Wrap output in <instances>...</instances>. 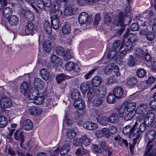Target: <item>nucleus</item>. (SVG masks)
<instances>
[{"label":"nucleus","instance_id":"f257e3e1","mask_svg":"<svg viewBox=\"0 0 156 156\" xmlns=\"http://www.w3.org/2000/svg\"><path fill=\"white\" fill-rule=\"evenodd\" d=\"M41 90L35 88L34 90H31L28 93L29 99L33 100V102L36 105H41L44 102L45 97L41 93Z\"/></svg>","mask_w":156,"mask_h":156},{"label":"nucleus","instance_id":"f03ea898","mask_svg":"<svg viewBox=\"0 0 156 156\" xmlns=\"http://www.w3.org/2000/svg\"><path fill=\"white\" fill-rule=\"evenodd\" d=\"M136 18L138 21L137 22L140 24L141 26L145 27L148 25L150 29L151 27L152 26V31L153 32L156 34V23L154 22L153 20H149L148 21L147 19L140 17V16L138 15L136 16Z\"/></svg>","mask_w":156,"mask_h":156},{"label":"nucleus","instance_id":"7ed1b4c3","mask_svg":"<svg viewBox=\"0 0 156 156\" xmlns=\"http://www.w3.org/2000/svg\"><path fill=\"white\" fill-rule=\"evenodd\" d=\"M12 105L11 99L7 97H3L0 100V107L2 108H7L11 107Z\"/></svg>","mask_w":156,"mask_h":156},{"label":"nucleus","instance_id":"20e7f679","mask_svg":"<svg viewBox=\"0 0 156 156\" xmlns=\"http://www.w3.org/2000/svg\"><path fill=\"white\" fill-rule=\"evenodd\" d=\"M113 93L118 99H120L125 97L126 92L121 87H115L113 90Z\"/></svg>","mask_w":156,"mask_h":156},{"label":"nucleus","instance_id":"39448f33","mask_svg":"<svg viewBox=\"0 0 156 156\" xmlns=\"http://www.w3.org/2000/svg\"><path fill=\"white\" fill-rule=\"evenodd\" d=\"M154 114L151 112H148L146 114L144 121L147 126H151L153 122L155 119Z\"/></svg>","mask_w":156,"mask_h":156},{"label":"nucleus","instance_id":"423d86ee","mask_svg":"<svg viewBox=\"0 0 156 156\" xmlns=\"http://www.w3.org/2000/svg\"><path fill=\"white\" fill-rule=\"evenodd\" d=\"M23 132L21 129L16 130L14 133V139L17 140H20V144L21 146L22 145L24 141Z\"/></svg>","mask_w":156,"mask_h":156},{"label":"nucleus","instance_id":"0eeeda50","mask_svg":"<svg viewBox=\"0 0 156 156\" xmlns=\"http://www.w3.org/2000/svg\"><path fill=\"white\" fill-rule=\"evenodd\" d=\"M116 20H117V21H116V22L114 23V24L115 25L118 26L120 25L122 27L121 28L119 29L118 31V33L119 34V35H121L125 29V27L126 25L124 24V22L123 19H120L119 18H117Z\"/></svg>","mask_w":156,"mask_h":156},{"label":"nucleus","instance_id":"6e6552de","mask_svg":"<svg viewBox=\"0 0 156 156\" xmlns=\"http://www.w3.org/2000/svg\"><path fill=\"white\" fill-rule=\"evenodd\" d=\"M83 127L88 130H94L98 127V125L96 123L90 121H86L83 124Z\"/></svg>","mask_w":156,"mask_h":156},{"label":"nucleus","instance_id":"1a4fd4ad","mask_svg":"<svg viewBox=\"0 0 156 156\" xmlns=\"http://www.w3.org/2000/svg\"><path fill=\"white\" fill-rule=\"evenodd\" d=\"M138 122H139V121H137L132 127L129 125H127L124 127L122 130L123 134L126 135L131 134L133 129H134V127H136L137 125Z\"/></svg>","mask_w":156,"mask_h":156},{"label":"nucleus","instance_id":"9d476101","mask_svg":"<svg viewBox=\"0 0 156 156\" xmlns=\"http://www.w3.org/2000/svg\"><path fill=\"white\" fill-rule=\"evenodd\" d=\"M33 127L32 122L29 119L25 120L22 124V127L26 130H31Z\"/></svg>","mask_w":156,"mask_h":156},{"label":"nucleus","instance_id":"9b49d317","mask_svg":"<svg viewBox=\"0 0 156 156\" xmlns=\"http://www.w3.org/2000/svg\"><path fill=\"white\" fill-rule=\"evenodd\" d=\"M51 23L52 27L55 29H57L59 26V18H57L55 15L52 16L51 17Z\"/></svg>","mask_w":156,"mask_h":156},{"label":"nucleus","instance_id":"f8f14e48","mask_svg":"<svg viewBox=\"0 0 156 156\" xmlns=\"http://www.w3.org/2000/svg\"><path fill=\"white\" fill-rule=\"evenodd\" d=\"M29 112L30 114L32 115H37L41 113L42 110L38 107L33 106L29 108Z\"/></svg>","mask_w":156,"mask_h":156},{"label":"nucleus","instance_id":"ddd939ff","mask_svg":"<svg viewBox=\"0 0 156 156\" xmlns=\"http://www.w3.org/2000/svg\"><path fill=\"white\" fill-rule=\"evenodd\" d=\"M88 18V15L86 12H82L79 15L78 18L79 23L83 24L85 23L87 21Z\"/></svg>","mask_w":156,"mask_h":156},{"label":"nucleus","instance_id":"4468645a","mask_svg":"<svg viewBox=\"0 0 156 156\" xmlns=\"http://www.w3.org/2000/svg\"><path fill=\"white\" fill-rule=\"evenodd\" d=\"M73 122V120L72 119L70 115L67 111H65L63 123L66 124L68 126H70L72 125Z\"/></svg>","mask_w":156,"mask_h":156},{"label":"nucleus","instance_id":"2eb2a0df","mask_svg":"<svg viewBox=\"0 0 156 156\" xmlns=\"http://www.w3.org/2000/svg\"><path fill=\"white\" fill-rule=\"evenodd\" d=\"M51 60L52 62L57 66H61L62 64V61L61 58L53 54L51 56Z\"/></svg>","mask_w":156,"mask_h":156},{"label":"nucleus","instance_id":"dca6fc26","mask_svg":"<svg viewBox=\"0 0 156 156\" xmlns=\"http://www.w3.org/2000/svg\"><path fill=\"white\" fill-rule=\"evenodd\" d=\"M12 10L11 8L5 7L3 8V14L4 16L6 19H9L12 16Z\"/></svg>","mask_w":156,"mask_h":156},{"label":"nucleus","instance_id":"f3484780","mask_svg":"<svg viewBox=\"0 0 156 156\" xmlns=\"http://www.w3.org/2000/svg\"><path fill=\"white\" fill-rule=\"evenodd\" d=\"M74 106L76 109L81 110L83 109L85 107L84 101L81 100H76L74 103Z\"/></svg>","mask_w":156,"mask_h":156},{"label":"nucleus","instance_id":"a211bd4d","mask_svg":"<svg viewBox=\"0 0 156 156\" xmlns=\"http://www.w3.org/2000/svg\"><path fill=\"white\" fill-rule=\"evenodd\" d=\"M22 14L25 19L28 22L33 21L34 19V15L33 13L28 11H23Z\"/></svg>","mask_w":156,"mask_h":156},{"label":"nucleus","instance_id":"6ab92c4d","mask_svg":"<svg viewBox=\"0 0 156 156\" xmlns=\"http://www.w3.org/2000/svg\"><path fill=\"white\" fill-rule=\"evenodd\" d=\"M34 84L35 86L40 89L43 88L45 85V82L41 79L38 78L34 79Z\"/></svg>","mask_w":156,"mask_h":156},{"label":"nucleus","instance_id":"aec40b11","mask_svg":"<svg viewBox=\"0 0 156 156\" xmlns=\"http://www.w3.org/2000/svg\"><path fill=\"white\" fill-rule=\"evenodd\" d=\"M101 79L100 77L96 76L94 77L91 80V85L95 87L99 86L101 84Z\"/></svg>","mask_w":156,"mask_h":156},{"label":"nucleus","instance_id":"412c9836","mask_svg":"<svg viewBox=\"0 0 156 156\" xmlns=\"http://www.w3.org/2000/svg\"><path fill=\"white\" fill-rule=\"evenodd\" d=\"M28 88L29 86L27 82L25 81L23 82L20 86V91L24 95H26Z\"/></svg>","mask_w":156,"mask_h":156},{"label":"nucleus","instance_id":"4be33fe9","mask_svg":"<svg viewBox=\"0 0 156 156\" xmlns=\"http://www.w3.org/2000/svg\"><path fill=\"white\" fill-rule=\"evenodd\" d=\"M9 24L11 26L17 25L19 22V20L18 17L15 15H12L8 19Z\"/></svg>","mask_w":156,"mask_h":156},{"label":"nucleus","instance_id":"5701e85b","mask_svg":"<svg viewBox=\"0 0 156 156\" xmlns=\"http://www.w3.org/2000/svg\"><path fill=\"white\" fill-rule=\"evenodd\" d=\"M118 114L115 113H113L108 118V122L111 123H115L119 121V117Z\"/></svg>","mask_w":156,"mask_h":156},{"label":"nucleus","instance_id":"b1692460","mask_svg":"<svg viewBox=\"0 0 156 156\" xmlns=\"http://www.w3.org/2000/svg\"><path fill=\"white\" fill-rule=\"evenodd\" d=\"M147 109V106L146 105L141 104L137 107L136 111L138 114H142L146 112Z\"/></svg>","mask_w":156,"mask_h":156},{"label":"nucleus","instance_id":"393cba45","mask_svg":"<svg viewBox=\"0 0 156 156\" xmlns=\"http://www.w3.org/2000/svg\"><path fill=\"white\" fill-rule=\"evenodd\" d=\"M69 142L64 143L60 151V154L62 155H65L69 152Z\"/></svg>","mask_w":156,"mask_h":156},{"label":"nucleus","instance_id":"a878e982","mask_svg":"<svg viewBox=\"0 0 156 156\" xmlns=\"http://www.w3.org/2000/svg\"><path fill=\"white\" fill-rule=\"evenodd\" d=\"M133 133V136L135 137L133 140H136L137 143H138L141 139V133L138 129L136 130V127L134 128V129L133 130L132 133Z\"/></svg>","mask_w":156,"mask_h":156},{"label":"nucleus","instance_id":"bb28decb","mask_svg":"<svg viewBox=\"0 0 156 156\" xmlns=\"http://www.w3.org/2000/svg\"><path fill=\"white\" fill-rule=\"evenodd\" d=\"M40 73L42 78L44 80H48L49 76V73L46 68H43L40 70Z\"/></svg>","mask_w":156,"mask_h":156},{"label":"nucleus","instance_id":"cd10ccee","mask_svg":"<svg viewBox=\"0 0 156 156\" xmlns=\"http://www.w3.org/2000/svg\"><path fill=\"white\" fill-rule=\"evenodd\" d=\"M45 32L48 34H50L52 32V27L49 22L48 21L44 22L43 24Z\"/></svg>","mask_w":156,"mask_h":156},{"label":"nucleus","instance_id":"c85d7f7f","mask_svg":"<svg viewBox=\"0 0 156 156\" xmlns=\"http://www.w3.org/2000/svg\"><path fill=\"white\" fill-rule=\"evenodd\" d=\"M127 105L126 107V110L127 112H135L134 109L135 108L136 104L134 102H127Z\"/></svg>","mask_w":156,"mask_h":156},{"label":"nucleus","instance_id":"c756f323","mask_svg":"<svg viewBox=\"0 0 156 156\" xmlns=\"http://www.w3.org/2000/svg\"><path fill=\"white\" fill-rule=\"evenodd\" d=\"M132 43L129 41H126L124 44H121V45L119 49L121 50L124 48V49H127L128 51H130L132 49Z\"/></svg>","mask_w":156,"mask_h":156},{"label":"nucleus","instance_id":"7c9ffc66","mask_svg":"<svg viewBox=\"0 0 156 156\" xmlns=\"http://www.w3.org/2000/svg\"><path fill=\"white\" fill-rule=\"evenodd\" d=\"M44 49L46 52H49L51 50V43L49 40L45 41L43 44Z\"/></svg>","mask_w":156,"mask_h":156},{"label":"nucleus","instance_id":"2f4dec72","mask_svg":"<svg viewBox=\"0 0 156 156\" xmlns=\"http://www.w3.org/2000/svg\"><path fill=\"white\" fill-rule=\"evenodd\" d=\"M71 30L70 24L67 23L64 25L62 29V32L64 34H69Z\"/></svg>","mask_w":156,"mask_h":156},{"label":"nucleus","instance_id":"473e14b6","mask_svg":"<svg viewBox=\"0 0 156 156\" xmlns=\"http://www.w3.org/2000/svg\"><path fill=\"white\" fill-rule=\"evenodd\" d=\"M96 96V94L95 89L93 88L90 89L87 94V97L88 99L91 100Z\"/></svg>","mask_w":156,"mask_h":156},{"label":"nucleus","instance_id":"72a5a7b5","mask_svg":"<svg viewBox=\"0 0 156 156\" xmlns=\"http://www.w3.org/2000/svg\"><path fill=\"white\" fill-rule=\"evenodd\" d=\"M72 99L74 101L79 100L80 98V93L77 90H75L71 94Z\"/></svg>","mask_w":156,"mask_h":156},{"label":"nucleus","instance_id":"f704fd0d","mask_svg":"<svg viewBox=\"0 0 156 156\" xmlns=\"http://www.w3.org/2000/svg\"><path fill=\"white\" fill-rule=\"evenodd\" d=\"M8 123L7 118L4 116H0V127L2 128L5 127Z\"/></svg>","mask_w":156,"mask_h":156},{"label":"nucleus","instance_id":"c9c22d12","mask_svg":"<svg viewBox=\"0 0 156 156\" xmlns=\"http://www.w3.org/2000/svg\"><path fill=\"white\" fill-rule=\"evenodd\" d=\"M107 93L106 88L104 86H102L99 87L98 90V94L101 98L104 97Z\"/></svg>","mask_w":156,"mask_h":156},{"label":"nucleus","instance_id":"e433bc0d","mask_svg":"<svg viewBox=\"0 0 156 156\" xmlns=\"http://www.w3.org/2000/svg\"><path fill=\"white\" fill-rule=\"evenodd\" d=\"M76 135L75 131L73 129L67 130L66 131V136L67 137L70 139L74 138Z\"/></svg>","mask_w":156,"mask_h":156},{"label":"nucleus","instance_id":"4c0bfd02","mask_svg":"<svg viewBox=\"0 0 156 156\" xmlns=\"http://www.w3.org/2000/svg\"><path fill=\"white\" fill-rule=\"evenodd\" d=\"M114 67V64L112 62L109 63L106 66L105 72L107 74L110 73L113 70Z\"/></svg>","mask_w":156,"mask_h":156},{"label":"nucleus","instance_id":"58836bf2","mask_svg":"<svg viewBox=\"0 0 156 156\" xmlns=\"http://www.w3.org/2000/svg\"><path fill=\"white\" fill-rule=\"evenodd\" d=\"M55 53L60 56H63L65 53L64 48L61 47H57L55 50Z\"/></svg>","mask_w":156,"mask_h":156},{"label":"nucleus","instance_id":"ea45409f","mask_svg":"<svg viewBox=\"0 0 156 156\" xmlns=\"http://www.w3.org/2000/svg\"><path fill=\"white\" fill-rule=\"evenodd\" d=\"M137 82V80L135 77H132L128 79L127 81V84L129 86L135 85Z\"/></svg>","mask_w":156,"mask_h":156},{"label":"nucleus","instance_id":"a19ab883","mask_svg":"<svg viewBox=\"0 0 156 156\" xmlns=\"http://www.w3.org/2000/svg\"><path fill=\"white\" fill-rule=\"evenodd\" d=\"M81 91L84 93L86 92L89 88V86L87 82H83L80 86Z\"/></svg>","mask_w":156,"mask_h":156},{"label":"nucleus","instance_id":"79ce46f5","mask_svg":"<svg viewBox=\"0 0 156 156\" xmlns=\"http://www.w3.org/2000/svg\"><path fill=\"white\" fill-rule=\"evenodd\" d=\"M116 98V97L114 94H110L107 98L106 101L109 103H113L115 101Z\"/></svg>","mask_w":156,"mask_h":156},{"label":"nucleus","instance_id":"37998d69","mask_svg":"<svg viewBox=\"0 0 156 156\" xmlns=\"http://www.w3.org/2000/svg\"><path fill=\"white\" fill-rule=\"evenodd\" d=\"M107 58L108 59H111L112 58L116 59L117 58V53L116 51L112 50L109 51L107 55Z\"/></svg>","mask_w":156,"mask_h":156},{"label":"nucleus","instance_id":"c03bdc74","mask_svg":"<svg viewBox=\"0 0 156 156\" xmlns=\"http://www.w3.org/2000/svg\"><path fill=\"white\" fill-rule=\"evenodd\" d=\"M156 133L154 130H152L149 131L147 134L148 138L149 141H152L155 137Z\"/></svg>","mask_w":156,"mask_h":156},{"label":"nucleus","instance_id":"a18cd8bd","mask_svg":"<svg viewBox=\"0 0 156 156\" xmlns=\"http://www.w3.org/2000/svg\"><path fill=\"white\" fill-rule=\"evenodd\" d=\"M137 76L140 78L143 77L146 74L145 70L142 69H137L136 73Z\"/></svg>","mask_w":156,"mask_h":156},{"label":"nucleus","instance_id":"49530a36","mask_svg":"<svg viewBox=\"0 0 156 156\" xmlns=\"http://www.w3.org/2000/svg\"><path fill=\"white\" fill-rule=\"evenodd\" d=\"M135 56L138 58L143 57L144 55V51L140 48H137L134 52Z\"/></svg>","mask_w":156,"mask_h":156},{"label":"nucleus","instance_id":"de8ad7c7","mask_svg":"<svg viewBox=\"0 0 156 156\" xmlns=\"http://www.w3.org/2000/svg\"><path fill=\"white\" fill-rule=\"evenodd\" d=\"M156 35L154 34L152 32L149 31L146 35L147 39L150 41L154 40Z\"/></svg>","mask_w":156,"mask_h":156},{"label":"nucleus","instance_id":"09e8293b","mask_svg":"<svg viewBox=\"0 0 156 156\" xmlns=\"http://www.w3.org/2000/svg\"><path fill=\"white\" fill-rule=\"evenodd\" d=\"M145 28H144L142 29L140 32L139 33L140 35L141 36H144L145 35H146L147 33L148 32L150 28H149V26L148 25H147Z\"/></svg>","mask_w":156,"mask_h":156},{"label":"nucleus","instance_id":"8fccbe9b","mask_svg":"<svg viewBox=\"0 0 156 156\" xmlns=\"http://www.w3.org/2000/svg\"><path fill=\"white\" fill-rule=\"evenodd\" d=\"M67 78L66 75L63 74H60L56 76L55 78L58 83L61 82L63 80H65Z\"/></svg>","mask_w":156,"mask_h":156},{"label":"nucleus","instance_id":"3c124183","mask_svg":"<svg viewBox=\"0 0 156 156\" xmlns=\"http://www.w3.org/2000/svg\"><path fill=\"white\" fill-rule=\"evenodd\" d=\"M74 64L72 62H67L65 65L66 69L68 71H71L74 69Z\"/></svg>","mask_w":156,"mask_h":156},{"label":"nucleus","instance_id":"603ef678","mask_svg":"<svg viewBox=\"0 0 156 156\" xmlns=\"http://www.w3.org/2000/svg\"><path fill=\"white\" fill-rule=\"evenodd\" d=\"M128 40L131 43H133L136 41V36L133 33H130L129 34Z\"/></svg>","mask_w":156,"mask_h":156},{"label":"nucleus","instance_id":"864d4df0","mask_svg":"<svg viewBox=\"0 0 156 156\" xmlns=\"http://www.w3.org/2000/svg\"><path fill=\"white\" fill-rule=\"evenodd\" d=\"M125 108V106H121L120 107L117 108V111L118 112V115L119 117H123Z\"/></svg>","mask_w":156,"mask_h":156},{"label":"nucleus","instance_id":"5fc2aeb1","mask_svg":"<svg viewBox=\"0 0 156 156\" xmlns=\"http://www.w3.org/2000/svg\"><path fill=\"white\" fill-rule=\"evenodd\" d=\"M44 103L46 106L50 107L52 105L54 106L56 105L57 103H55V101L50 99V98H46L45 101H44Z\"/></svg>","mask_w":156,"mask_h":156},{"label":"nucleus","instance_id":"6e6d98bb","mask_svg":"<svg viewBox=\"0 0 156 156\" xmlns=\"http://www.w3.org/2000/svg\"><path fill=\"white\" fill-rule=\"evenodd\" d=\"M128 112L125 114L124 119L126 121L130 120L133 117L134 113L133 112Z\"/></svg>","mask_w":156,"mask_h":156},{"label":"nucleus","instance_id":"4d7b16f0","mask_svg":"<svg viewBox=\"0 0 156 156\" xmlns=\"http://www.w3.org/2000/svg\"><path fill=\"white\" fill-rule=\"evenodd\" d=\"M82 142L85 146H88L90 144V139L86 135H84L82 136Z\"/></svg>","mask_w":156,"mask_h":156},{"label":"nucleus","instance_id":"13d9d810","mask_svg":"<svg viewBox=\"0 0 156 156\" xmlns=\"http://www.w3.org/2000/svg\"><path fill=\"white\" fill-rule=\"evenodd\" d=\"M36 3L37 7L40 9L45 10L46 8L44 6L43 1L41 0H36Z\"/></svg>","mask_w":156,"mask_h":156},{"label":"nucleus","instance_id":"bf43d9fd","mask_svg":"<svg viewBox=\"0 0 156 156\" xmlns=\"http://www.w3.org/2000/svg\"><path fill=\"white\" fill-rule=\"evenodd\" d=\"M70 51L71 50L69 49H68L66 50V52H65L63 56H64V59L66 61L69 60L72 57Z\"/></svg>","mask_w":156,"mask_h":156},{"label":"nucleus","instance_id":"052dcab7","mask_svg":"<svg viewBox=\"0 0 156 156\" xmlns=\"http://www.w3.org/2000/svg\"><path fill=\"white\" fill-rule=\"evenodd\" d=\"M102 103V100L101 99L98 98H95L92 101V103L93 105L97 107L100 106Z\"/></svg>","mask_w":156,"mask_h":156},{"label":"nucleus","instance_id":"680f3d73","mask_svg":"<svg viewBox=\"0 0 156 156\" xmlns=\"http://www.w3.org/2000/svg\"><path fill=\"white\" fill-rule=\"evenodd\" d=\"M26 30L30 32L32 31L34 29V25L30 22H27L26 25Z\"/></svg>","mask_w":156,"mask_h":156},{"label":"nucleus","instance_id":"e2e57ef3","mask_svg":"<svg viewBox=\"0 0 156 156\" xmlns=\"http://www.w3.org/2000/svg\"><path fill=\"white\" fill-rule=\"evenodd\" d=\"M101 111L98 109H96L94 112V115L97 119V121L98 122L99 119L102 115Z\"/></svg>","mask_w":156,"mask_h":156},{"label":"nucleus","instance_id":"0e129e2a","mask_svg":"<svg viewBox=\"0 0 156 156\" xmlns=\"http://www.w3.org/2000/svg\"><path fill=\"white\" fill-rule=\"evenodd\" d=\"M73 8L70 6H68L65 9L64 14L66 16H70L73 14Z\"/></svg>","mask_w":156,"mask_h":156},{"label":"nucleus","instance_id":"69168bd1","mask_svg":"<svg viewBox=\"0 0 156 156\" xmlns=\"http://www.w3.org/2000/svg\"><path fill=\"white\" fill-rule=\"evenodd\" d=\"M135 63V60L133 58L131 55H129L128 59L127 64L130 66H133Z\"/></svg>","mask_w":156,"mask_h":156},{"label":"nucleus","instance_id":"338daca9","mask_svg":"<svg viewBox=\"0 0 156 156\" xmlns=\"http://www.w3.org/2000/svg\"><path fill=\"white\" fill-rule=\"evenodd\" d=\"M122 44L121 43L120 40H116L114 41L112 45V48L114 49L117 48L119 46Z\"/></svg>","mask_w":156,"mask_h":156},{"label":"nucleus","instance_id":"774afa93","mask_svg":"<svg viewBox=\"0 0 156 156\" xmlns=\"http://www.w3.org/2000/svg\"><path fill=\"white\" fill-rule=\"evenodd\" d=\"M108 120L106 117L102 115L100 118L99 122L100 124L103 125H105L107 122Z\"/></svg>","mask_w":156,"mask_h":156}]
</instances>
